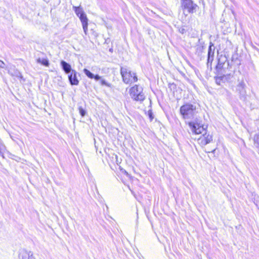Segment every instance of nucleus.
<instances>
[{"mask_svg": "<svg viewBox=\"0 0 259 259\" xmlns=\"http://www.w3.org/2000/svg\"><path fill=\"white\" fill-rule=\"evenodd\" d=\"M180 111L184 119H191L196 113V107L193 104L187 103L181 107Z\"/></svg>", "mask_w": 259, "mask_h": 259, "instance_id": "f257e3e1", "label": "nucleus"}, {"mask_svg": "<svg viewBox=\"0 0 259 259\" xmlns=\"http://www.w3.org/2000/svg\"><path fill=\"white\" fill-rule=\"evenodd\" d=\"M189 125L191 128V130L193 133L197 134H203L204 137L207 142V144L209 143L212 140V137L209 134L207 135L205 131V128L203 127V125H200L198 123H195L194 122H189Z\"/></svg>", "mask_w": 259, "mask_h": 259, "instance_id": "f03ea898", "label": "nucleus"}, {"mask_svg": "<svg viewBox=\"0 0 259 259\" xmlns=\"http://www.w3.org/2000/svg\"><path fill=\"white\" fill-rule=\"evenodd\" d=\"M120 73L123 81L126 84H131L138 81V78L136 73L132 72L126 67H121Z\"/></svg>", "mask_w": 259, "mask_h": 259, "instance_id": "7ed1b4c3", "label": "nucleus"}, {"mask_svg": "<svg viewBox=\"0 0 259 259\" xmlns=\"http://www.w3.org/2000/svg\"><path fill=\"white\" fill-rule=\"evenodd\" d=\"M143 89L142 87L135 85L130 90V95L132 99L136 101H143L145 96L143 92Z\"/></svg>", "mask_w": 259, "mask_h": 259, "instance_id": "20e7f679", "label": "nucleus"}, {"mask_svg": "<svg viewBox=\"0 0 259 259\" xmlns=\"http://www.w3.org/2000/svg\"><path fill=\"white\" fill-rule=\"evenodd\" d=\"M73 9L76 15L79 18L80 20L83 31L85 34H87L88 30V19L87 15L84 12L82 8L80 7L73 6Z\"/></svg>", "mask_w": 259, "mask_h": 259, "instance_id": "39448f33", "label": "nucleus"}, {"mask_svg": "<svg viewBox=\"0 0 259 259\" xmlns=\"http://www.w3.org/2000/svg\"><path fill=\"white\" fill-rule=\"evenodd\" d=\"M197 7V5L194 4L192 0H182V8L189 13L195 12Z\"/></svg>", "mask_w": 259, "mask_h": 259, "instance_id": "423d86ee", "label": "nucleus"}, {"mask_svg": "<svg viewBox=\"0 0 259 259\" xmlns=\"http://www.w3.org/2000/svg\"><path fill=\"white\" fill-rule=\"evenodd\" d=\"M214 50L215 47L212 42H210L207 54V64L208 66L209 64L210 66L211 65V63L214 59Z\"/></svg>", "mask_w": 259, "mask_h": 259, "instance_id": "0eeeda50", "label": "nucleus"}, {"mask_svg": "<svg viewBox=\"0 0 259 259\" xmlns=\"http://www.w3.org/2000/svg\"><path fill=\"white\" fill-rule=\"evenodd\" d=\"M78 73L75 70H72V72L68 74V80L72 85H77L79 84V80L77 77Z\"/></svg>", "mask_w": 259, "mask_h": 259, "instance_id": "6e6552de", "label": "nucleus"}, {"mask_svg": "<svg viewBox=\"0 0 259 259\" xmlns=\"http://www.w3.org/2000/svg\"><path fill=\"white\" fill-rule=\"evenodd\" d=\"M8 73L12 76L17 78L22 79L23 76L21 72L16 68L14 66H11L8 70Z\"/></svg>", "mask_w": 259, "mask_h": 259, "instance_id": "1a4fd4ad", "label": "nucleus"}, {"mask_svg": "<svg viewBox=\"0 0 259 259\" xmlns=\"http://www.w3.org/2000/svg\"><path fill=\"white\" fill-rule=\"evenodd\" d=\"M20 259H35L31 251H22L19 254Z\"/></svg>", "mask_w": 259, "mask_h": 259, "instance_id": "9d476101", "label": "nucleus"}, {"mask_svg": "<svg viewBox=\"0 0 259 259\" xmlns=\"http://www.w3.org/2000/svg\"><path fill=\"white\" fill-rule=\"evenodd\" d=\"M60 65L65 73L69 74L72 72L73 69H72L71 65L66 61L62 60L60 62Z\"/></svg>", "mask_w": 259, "mask_h": 259, "instance_id": "9b49d317", "label": "nucleus"}, {"mask_svg": "<svg viewBox=\"0 0 259 259\" xmlns=\"http://www.w3.org/2000/svg\"><path fill=\"white\" fill-rule=\"evenodd\" d=\"M245 86V84L243 80L240 81L237 86V91L241 96H244L246 94Z\"/></svg>", "mask_w": 259, "mask_h": 259, "instance_id": "f8f14e48", "label": "nucleus"}, {"mask_svg": "<svg viewBox=\"0 0 259 259\" xmlns=\"http://www.w3.org/2000/svg\"><path fill=\"white\" fill-rule=\"evenodd\" d=\"M84 73L89 78L91 79H95L96 81L99 80L101 77L99 76V75H94L93 73H92L91 71H90L87 69H84L83 70Z\"/></svg>", "mask_w": 259, "mask_h": 259, "instance_id": "ddd939ff", "label": "nucleus"}, {"mask_svg": "<svg viewBox=\"0 0 259 259\" xmlns=\"http://www.w3.org/2000/svg\"><path fill=\"white\" fill-rule=\"evenodd\" d=\"M37 62L45 66H49L50 64L49 60L46 58H39L37 59Z\"/></svg>", "mask_w": 259, "mask_h": 259, "instance_id": "4468645a", "label": "nucleus"}, {"mask_svg": "<svg viewBox=\"0 0 259 259\" xmlns=\"http://www.w3.org/2000/svg\"><path fill=\"white\" fill-rule=\"evenodd\" d=\"M198 143L201 146H204L207 144V142H206V139H205V137H204L203 135H202V136H201L198 139Z\"/></svg>", "mask_w": 259, "mask_h": 259, "instance_id": "2eb2a0df", "label": "nucleus"}, {"mask_svg": "<svg viewBox=\"0 0 259 259\" xmlns=\"http://www.w3.org/2000/svg\"><path fill=\"white\" fill-rule=\"evenodd\" d=\"M99 80H100V83L102 85H105L108 87H111V84L106 82V81L105 79H102L101 78Z\"/></svg>", "mask_w": 259, "mask_h": 259, "instance_id": "dca6fc26", "label": "nucleus"}, {"mask_svg": "<svg viewBox=\"0 0 259 259\" xmlns=\"http://www.w3.org/2000/svg\"><path fill=\"white\" fill-rule=\"evenodd\" d=\"M79 113L81 115V116L83 117V116H85V115L86 114V111H85L84 109H83V108H82L81 107H79Z\"/></svg>", "mask_w": 259, "mask_h": 259, "instance_id": "f3484780", "label": "nucleus"}, {"mask_svg": "<svg viewBox=\"0 0 259 259\" xmlns=\"http://www.w3.org/2000/svg\"><path fill=\"white\" fill-rule=\"evenodd\" d=\"M148 116L150 119V120L152 121L154 118L152 111L149 110L148 112Z\"/></svg>", "mask_w": 259, "mask_h": 259, "instance_id": "a211bd4d", "label": "nucleus"}, {"mask_svg": "<svg viewBox=\"0 0 259 259\" xmlns=\"http://www.w3.org/2000/svg\"><path fill=\"white\" fill-rule=\"evenodd\" d=\"M223 64H224V63L221 62V60L219 59L218 61V64L217 65V67L221 68L223 67Z\"/></svg>", "mask_w": 259, "mask_h": 259, "instance_id": "6ab92c4d", "label": "nucleus"}, {"mask_svg": "<svg viewBox=\"0 0 259 259\" xmlns=\"http://www.w3.org/2000/svg\"><path fill=\"white\" fill-rule=\"evenodd\" d=\"M5 64L4 62L1 60H0V68H5Z\"/></svg>", "mask_w": 259, "mask_h": 259, "instance_id": "aec40b11", "label": "nucleus"}, {"mask_svg": "<svg viewBox=\"0 0 259 259\" xmlns=\"http://www.w3.org/2000/svg\"><path fill=\"white\" fill-rule=\"evenodd\" d=\"M222 80L221 77H219L216 79V82L218 84H220L221 80Z\"/></svg>", "mask_w": 259, "mask_h": 259, "instance_id": "412c9836", "label": "nucleus"}]
</instances>
